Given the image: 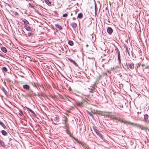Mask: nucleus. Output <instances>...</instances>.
Masks as SVG:
<instances>
[{"label":"nucleus","instance_id":"obj_41","mask_svg":"<svg viewBox=\"0 0 149 149\" xmlns=\"http://www.w3.org/2000/svg\"><path fill=\"white\" fill-rule=\"evenodd\" d=\"M116 52H117L118 54H119H119H120V51L118 50L117 51H116Z\"/></svg>","mask_w":149,"mask_h":149},{"label":"nucleus","instance_id":"obj_45","mask_svg":"<svg viewBox=\"0 0 149 149\" xmlns=\"http://www.w3.org/2000/svg\"><path fill=\"white\" fill-rule=\"evenodd\" d=\"M23 33H22L23 34L25 35V33L24 31H23Z\"/></svg>","mask_w":149,"mask_h":149},{"label":"nucleus","instance_id":"obj_9","mask_svg":"<svg viewBox=\"0 0 149 149\" xmlns=\"http://www.w3.org/2000/svg\"><path fill=\"white\" fill-rule=\"evenodd\" d=\"M91 116L93 117V115L95 114V113L93 112L91 110H89L86 111Z\"/></svg>","mask_w":149,"mask_h":149},{"label":"nucleus","instance_id":"obj_40","mask_svg":"<svg viewBox=\"0 0 149 149\" xmlns=\"http://www.w3.org/2000/svg\"><path fill=\"white\" fill-rule=\"evenodd\" d=\"M89 92L90 93H93V90L91 89L90 91H89Z\"/></svg>","mask_w":149,"mask_h":149},{"label":"nucleus","instance_id":"obj_8","mask_svg":"<svg viewBox=\"0 0 149 149\" xmlns=\"http://www.w3.org/2000/svg\"><path fill=\"white\" fill-rule=\"evenodd\" d=\"M139 128H140L142 130H148L149 131V128L148 127H144L142 125H140Z\"/></svg>","mask_w":149,"mask_h":149},{"label":"nucleus","instance_id":"obj_6","mask_svg":"<svg viewBox=\"0 0 149 149\" xmlns=\"http://www.w3.org/2000/svg\"><path fill=\"white\" fill-rule=\"evenodd\" d=\"M126 65L128 68H130L131 69H133L134 67V64L132 63H127Z\"/></svg>","mask_w":149,"mask_h":149},{"label":"nucleus","instance_id":"obj_12","mask_svg":"<svg viewBox=\"0 0 149 149\" xmlns=\"http://www.w3.org/2000/svg\"><path fill=\"white\" fill-rule=\"evenodd\" d=\"M25 107L28 111H29L31 113L33 114V115L34 116H36V115L35 114V112L33 111H32L31 109H30L29 108H28L26 107Z\"/></svg>","mask_w":149,"mask_h":149},{"label":"nucleus","instance_id":"obj_28","mask_svg":"<svg viewBox=\"0 0 149 149\" xmlns=\"http://www.w3.org/2000/svg\"><path fill=\"white\" fill-rule=\"evenodd\" d=\"M68 43L70 46H72L73 45V42L72 40H69L68 42Z\"/></svg>","mask_w":149,"mask_h":149},{"label":"nucleus","instance_id":"obj_5","mask_svg":"<svg viewBox=\"0 0 149 149\" xmlns=\"http://www.w3.org/2000/svg\"><path fill=\"white\" fill-rule=\"evenodd\" d=\"M126 51L127 52L128 54L130 55V54L132 53L133 52L132 47H125Z\"/></svg>","mask_w":149,"mask_h":149},{"label":"nucleus","instance_id":"obj_17","mask_svg":"<svg viewBox=\"0 0 149 149\" xmlns=\"http://www.w3.org/2000/svg\"><path fill=\"white\" fill-rule=\"evenodd\" d=\"M148 118V116L147 114H145L144 115V120L143 121L146 122Z\"/></svg>","mask_w":149,"mask_h":149},{"label":"nucleus","instance_id":"obj_10","mask_svg":"<svg viewBox=\"0 0 149 149\" xmlns=\"http://www.w3.org/2000/svg\"><path fill=\"white\" fill-rule=\"evenodd\" d=\"M24 27L25 29L28 31H32L33 30V29H32L30 26H28V25L24 26Z\"/></svg>","mask_w":149,"mask_h":149},{"label":"nucleus","instance_id":"obj_16","mask_svg":"<svg viewBox=\"0 0 149 149\" xmlns=\"http://www.w3.org/2000/svg\"><path fill=\"white\" fill-rule=\"evenodd\" d=\"M55 26L56 28L60 30H62L63 29L62 26L58 24H55Z\"/></svg>","mask_w":149,"mask_h":149},{"label":"nucleus","instance_id":"obj_46","mask_svg":"<svg viewBox=\"0 0 149 149\" xmlns=\"http://www.w3.org/2000/svg\"><path fill=\"white\" fill-rule=\"evenodd\" d=\"M143 67L144 66H145V65L144 64H141V65Z\"/></svg>","mask_w":149,"mask_h":149},{"label":"nucleus","instance_id":"obj_2","mask_svg":"<svg viewBox=\"0 0 149 149\" xmlns=\"http://www.w3.org/2000/svg\"><path fill=\"white\" fill-rule=\"evenodd\" d=\"M108 117L112 120H116L118 121L121 122L122 123H124V121L123 120H121L120 118H118L116 117L112 113H110L108 114Z\"/></svg>","mask_w":149,"mask_h":149},{"label":"nucleus","instance_id":"obj_1","mask_svg":"<svg viewBox=\"0 0 149 149\" xmlns=\"http://www.w3.org/2000/svg\"><path fill=\"white\" fill-rule=\"evenodd\" d=\"M67 120L66 117H65L63 120V123L64 124L63 128L65 129V132L66 133L68 134L70 137L73 139H74V137L71 134L69 130V124L67 123Z\"/></svg>","mask_w":149,"mask_h":149},{"label":"nucleus","instance_id":"obj_23","mask_svg":"<svg viewBox=\"0 0 149 149\" xmlns=\"http://www.w3.org/2000/svg\"><path fill=\"white\" fill-rule=\"evenodd\" d=\"M54 120L55 121H56L57 122H58L59 117L58 116H56L54 117Z\"/></svg>","mask_w":149,"mask_h":149},{"label":"nucleus","instance_id":"obj_36","mask_svg":"<svg viewBox=\"0 0 149 149\" xmlns=\"http://www.w3.org/2000/svg\"><path fill=\"white\" fill-rule=\"evenodd\" d=\"M95 132L96 133L97 132L98 130L94 128Z\"/></svg>","mask_w":149,"mask_h":149},{"label":"nucleus","instance_id":"obj_30","mask_svg":"<svg viewBox=\"0 0 149 149\" xmlns=\"http://www.w3.org/2000/svg\"><path fill=\"white\" fill-rule=\"evenodd\" d=\"M29 6L30 7L32 8H33L35 6L34 5H33V4H32L30 3H29Z\"/></svg>","mask_w":149,"mask_h":149},{"label":"nucleus","instance_id":"obj_3","mask_svg":"<svg viewBox=\"0 0 149 149\" xmlns=\"http://www.w3.org/2000/svg\"><path fill=\"white\" fill-rule=\"evenodd\" d=\"M87 103V102L85 101H83L82 102H77V106H79L80 107H83L84 106V104L85 103Z\"/></svg>","mask_w":149,"mask_h":149},{"label":"nucleus","instance_id":"obj_49","mask_svg":"<svg viewBox=\"0 0 149 149\" xmlns=\"http://www.w3.org/2000/svg\"><path fill=\"white\" fill-rule=\"evenodd\" d=\"M88 45H86V47H88Z\"/></svg>","mask_w":149,"mask_h":149},{"label":"nucleus","instance_id":"obj_39","mask_svg":"<svg viewBox=\"0 0 149 149\" xmlns=\"http://www.w3.org/2000/svg\"><path fill=\"white\" fill-rule=\"evenodd\" d=\"M118 61L120 63L121 62L120 58H118Z\"/></svg>","mask_w":149,"mask_h":149},{"label":"nucleus","instance_id":"obj_53","mask_svg":"<svg viewBox=\"0 0 149 149\" xmlns=\"http://www.w3.org/2000/svg\"><path fill=\"white\" fill-rule=\"evenodd\" d=\"M148 122L149 123V121H148Z\"/></svg>","mask_w":149,"mask_h":149},{"label":"nucleus","instance_id":"obj_38","mask_svg":"<svg viewBox=\"0 0 149 149\" xmlns=\"http://www.w3.org/2000/svg\"><path fill=\"white\" fill-rule=\"evenodd\" d=\"M118 58H120V54H118Z\"/></svg>","mask_w":149,"mask_h":149},{"label":"nucleus","instance_id":"obj_14","mask_svg":"<svg viewBox=\"0 0 149 149\" xmlns=\"http://www.w3.org/2000/svg\"><path fill=\"white\" fill-rule=\"evenodd\" d=\"M70 25L74 29L77 26V24L75 22H72L70 24Z\"/></svg>","mask_w":149,"mask_h":149},{"label":"nucleus","instance_id":"obj_24","mask_svg":"<svg viewBox=\"0 0 149 149\" xmlns=\"http://www.w3.org/2000/svg\"><path fill=\"white\" fill-rule=\"evenodd\" d=\"M0 125L3 127L4 128H6V127L4 124L0 120Z\"/></svg>","mask_w":149,"mask_h":149},{"label":"nucleus","instance_id":"obj_52","mask_svg":"<svg viewBox=\"0 0 149 149\" xmlns=\"http://www.w3.org/2000/svg\"><path fill=\"white\" fill-rule=\"evenodd\" d=\"M0 56H1L2 57H3V56H1V55H0Z\"/></svg>","mask_w":149,"mask_h":149},{"label":"nucleus","instance_id":"obj_7","mask_svg":"<svg viewBox=\"0 0 149 149\" xmlns=\"http://www.w3.org/2000/svg\"><path fill=\"white\" fill-rule=\"evenodd\" d=\"M107 31L109 34H111L113 32L112 29L110 27H108L107 28Z\"/></svg>","mask_w":149,"mask_h":149},{"label":"nucleus","instance_id":"obj_26","mask_svg":"<svg viewBox=\"0 0 149 149\" xmlns=\"http://www.w3.org/2000/svg\"><path fill=\"white\" fill-rule=\"evenodd\" d=\"M30 91H31V93H32V94L34 95L35 96H39L40 95V94L38 93H33V91H32L31 90Z\"/></svg>","mask_w":149,"mask_h":149},{"label":"nucleus","instance_id":"obj_51","mask_svg":"<svg viewBox=\"0 0 149 149\" xmlns=\"http://www.w3.org/2000/svg\"><path fill=\"white\" fill-rule=\"evenodd\" d=\"M123 106H121V107H122V108H123Z\"/></svg>","mask_w":149,"mask_h":149},{"label":"nucleus","instance_id":"obj_13","mask_svg":"<svg viewBox=\"0 0 149 149\" xmlns=\"http://www.w3.org/2000/svg\"><path fill=\"white\" fill-rule=\"evenodd\" d=\"M23 87L24 89L26 90H29L30 88V86L26 84L23 85Z\"/></svg>","mask_w":149,"mask_h":149},{"label":"nucleus","instance_id":"obj_44","mask_svg":"<svg viewBox=\"0 0 149 149\" xmlns=\"http://www.w3.org/2000/svg\"><path fill=\"white\" fill-rule=\"evenodd\" d=\"M97 11H95V15H96L97 14Z\"/></svg>","mask_w":149,"mask_h":149},{"label":"nucleus","instance_id":"obj_34","mask_svg":"<svg viewBox=\"0 0 149 149\" xmlns=\"http://www.w3.org/2000/svg\"><path fill=\"white\" fill-rule=\"evenodd\" d=\"M68 16V14L65 13L63 15V17H66Z\"/></svg>","mask_w":149,"mask_h":149},{"label":"nucleus","instance_id":"obj_33","mask_svg":"<svg viewBox=\"0 0 149 149\" xmlns=\"http://www.w3.org/2000/svg\"><path fill=\"white\" fill-rule=\"evenodd\" d=\"M95 11H97V7L95 3Z\"/></svg>","mask_w":149,"mask_h":149},{"label":"nucleus","instance_id":"obj_21","mask_svg":"<svg viewBox=\"0 0 149 149\" xmlns=\"http://www.w3.org/2000/svg\"><path fill=\"white\" fill-rule=\"evenodd\" d=\"M0 145L3 147H5L6 145L4 142L1 140H0Z\"/></svg>","mask_w":149,"mask_h":149},{"label":"nucleus","instance_id":"obj_37","mask_svg":"<svg viewBox=\"0 0 149 149\" xmlns=\"http://www.w3.org/2000/svg\"><path fill=\"white\" fill-rule=\"evenodd\" d=\"M103 47V49H102V48H101V49H102V50H106V47Z\"/></svg>","mask_w":149,"mask_h":149},{"label":"nucleus","instance_id":"obj_29","mask_svg":"<svg viewBox=\"0 0 149 149\" xmlns=\"http://www.w3.org/2000/svg\"><path fill=\"white\" fill-rule=\"evenodd\" d=\"M24 97H31V95L29 94H26L25 95H24Z\"/></svg>","mask_w":149,"mask_h":149},{"label":"nucleus","instance_id":"obj_42","mask_svg":"<svg viewBox=\"0 0 149 149\" xmlns=\"http://www.w3.org/2000/svg\"><path fill=\"white\" fill-rule=\"evenodd\" d=\"M97 135L99 134L100 133L99 131H98L97 132H96L95 133Z\"/></svg>","mask_w":149,"mask_h":149},{"label":"nucleus","instance_id":"obj_35","mask_svg":"<svg viewBox=\"0 0 149 149\" xmlns=\"http://www.w3.org/2000/svg\"><path fill=\"white\" fill-rule=\"evenodd\" d=\"M19 114L21 116H22V115H23V113L21 111H19Z\"/></svg>","mask_w":149,"mask_h":149},{"label":"nucleus","instance_id":"obj_47","mask_svg":"<svg viewBox=\"0 0 149 149\" xmlns=\"http://www.w3.org/2000/svg\"><path fill=\"white\" fill-rule=\"evenodd\" d=\"M118 50V49L117 47V48L115 50L117 51V50Z\"/></svg>","mask_w":149,"mask_h":149},{"label":"nucleus","instance_id":"obj_20","mask_svg":"<svg viewBox=\"0 0 149 149\" xmlns=\"http://www.w3.org/2000/svg\"><path fill=\"white\" fill-rule=\"evenodd\" d=\"M1 70L3 72H7L8 71L7 69L5 67H3L1 68Z\"/></svg>","mask_w":149,"mask_h":149},{"label":"nucleus","instance_id":"obj_25","mask_svg":"<svg viewBox=\"0 0 149 149\" xmlns=\"http://www.w3.org/2000/svg\"><path fill=\"white\" fill-rule=\"evenodd\" d=\"M1 133L4 136L6 135L7 134V132L4 130H2L1 131Z\"/></svg>","mask_w":149,"mask_h":149},{"label":"nucleus","instance_id":"obj_32","mask_svg":"<svg viewBox=\"0 0 149 149\" xmlns=\"http://www.w3.org/2000/svg\"><path fill=\"white\" fill-rule=\"evenodd\" d=\"M98 135L102 139H103V136L100 133H99Z\"/></svg>","mask_w":149,"mask_h":149},{"label":"nucleus","instance_id":"obj_48","mask_svg":"<svg viewBox=\"0 0 149 149\" xmlns=\"http://www.w3.org/2000/svg\"><path fill=\"white\" fill-rule=\"evenodd\" d=\"M72 19H75L76 18L74 17H73Z\"/></svg>","mask_w":149,"mask_h":149},{"label":"nucleus","instance_id":"obj_31","mask_svg":"<svg viewBox=\"0 0 149 149\" xmlns=\"http://www.w3.org/2000/svg\"><path fill=\"white\" fill-rule=\"evenodd\" d=\"M2 91H3V92L6 95V93H7V91H6L5 90V88H3V87H2Z\"/></svg>","mask_w":149,"mask_h":149},{"label":"nucleus","instance_id":"obj_43","mask_svg":"<svg viewBox=\"0 0 149 149\" xmlns=\"http://www.w3.org/2000/svg\"><path fill=\"white\" fill-rule=\"evenodd\" d=\"M58 50L61 52H62V51H63V50L61 48V50L59 49Z\"/></svg>","mask_w":149,"mask_h":149},{"label":"nucleus","instance_id":"obj_18","mask_svg":"<svg viewBox=\"0 0 149 149\" xmlns=\"http://www.w3.org/2000/svg\"><path fill=\"white\" fill-rule=\"evenodd\" d=\"M45 3L49 6L51 5V3L49 0H45Z\"/></svg>","mask_w":149,"mask_h":149},{"label":"nucleus","instance_id":"obj_50","mask_svg":"<svg viewBox=\"0 0 149 149\" xmlns=\"http://www.w3.org/2000/svg\"><path fill=\"white\" fill-rule=\"evenodd\" d=\"M71 16H72V13H71Z\"/></svg>","mask_w":149,"mask_h":149},{"label":"nucleus","instance_id":"obj_4","mask_svg":"<svg viewBox=\"0 0 149 149\" xmlns=\"http://www.w3.org/2000/svg\"><path fill=\"white\" fill-rule=\"evenodd\" d=\"M124 123H127L128 124H130L131 125H132V126H136V127H139H139L140 126V124H136V123H132L131 122H127L126 121H124Z\"/></svg>","mask_w":149,"mask_h":149},{"label":"nucleus","instance_id":"obj_11","mask_svg":"<svg viewBox=\"0 0 149 149\" xmlns=\"http://www.w3.org/2000/svg\"><path fill=\"white\" fill-rule=\"evenodd\" d=\"M22 22H24V26H28V24H29L28 21L25 19H23L22 20Z\"/></svg>","mask_w":149,"mask_h":149},{"label":"nucleus","instance_id":"obj_19","mask_svg":"<svg viewBox=\"0 0 149 149\" xmlns=\"http://www.w3.org/2000/svg\"><path fill=\"white\" fill-rule=\"evenodd\" d=\"M68 59L71 63H73L75 65H77V63L75 62V61L72 60L71 58H68Z\"/></svg>","mask_w":149,"mask_h":149},{"label":"nucleus","instance_id":"obj_15","mask_svg":"<svg viewBox=\"0 0 149 149\" xmlns=\"http://www.w3.org/2000/svg\"><path fill=\"white\" fill-rule=\"evenodd\" d=\"M0 49L5 53H6L7 52V50L6 48V47H0Z\"/></svg>","mask_w":149,"mask_h":149},{"label":"nucleus","instance_id":"obj_22","mask_svg":"<svg viewBox=\"0 0 149 149\" xmlns=\"http://www.w3.org/2000/svg\"><path fill=\"white\" fill-rule=\"evenodd\" d=\"M83 16V14L81 13H80L78 14L77 17L81 19L82 17Z\"/></svg>","mask_w":149,"mask_h":149},{"label":"nucleus","instance_id":"obj_27","mask_svg":"<svg viewBox=\"0 0 149 149\" xmlns=\"http://www.w3.org/2000/svg\"><path fill=\"white\" fill-rule=\"evenodd\" d=\"M33 34L31 32L27 34V36H29V37H33Z\"/></svg>","mask_w":149,"mask_h":149}]
</instances>
